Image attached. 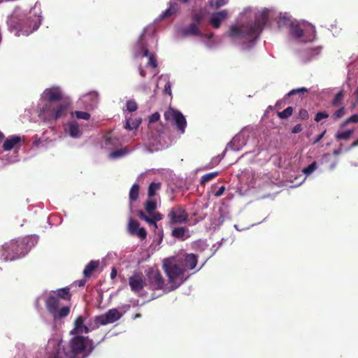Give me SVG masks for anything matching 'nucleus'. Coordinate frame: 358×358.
Listing matches in <instances>:
<instances>
[{"instance_id":"1","label":"nucleus","mask_w":358,"mask_h":358,"mask_svg":"<svg viewBox=\"0 0 358 358\" xmlns=\"http://www.w3.org/2000/svg\"><path fill=\"white\" fill-rule=\"evenodd\" d=\"M43 98L47 103L41 108L40 115L45 120L57 121L67 115L71 103L59 87L45 89Z\"/></svg>"},{"instance_id":"2","label":"nucleus","mask_w":358,"mask_h":358,"mask_svg":"<svg viewBox=\"0 0 358 358\" xmlns=\"http://www.w3.org/2000/svg\"><path fill=\"white\" fill-rule=\"evenodd\" d=\"M268 20V15L262 13L257 17L254 23L243 24L241 26H231L229 31V36L238 38L243 43L254 42L264 29Z\"/></svg>"},{"instance_id":"3","label":"nucleus","mask_w":358,"mask_h":358,"mask_svg":"<svg viewBox=\"0 0 358 358\" xmlns=\"http://www.w3.org/2000/svg\"><path fill=\"white\" fill-rule=\"evenodd\" d=\"M31 238L24 236L13 239L0 245V257L3 261H15L24 257L31 250Z\"/></svg>"},{"instance_id":"4","label":"nucleus","mask_w":358,"mask_h":358,"mask_svg":"<svg viewBox=\"0 0 358 358\" xmlns=\"http://www.w3.org/2000/svg\"><path fill=\"white\" fill-rule=\"evenodd\" d=\"M94 348L92 340L83 336H76L71 339L67 345L63 347L61 352L66 358H76L78 355L85 352V350H87V355H89Z\"/></svg>"},{"instance_id":"5","label":"nucleus","mask_w":358,"mask_h":358,"mask_svg":"<svg viewBox=\"0 0 358 358\" xmlns=\"http://www.w3.org/2000/svg\"><path fill=\"white\" fill-rule=\"evenodd\" d=\"M47 310L50 313L55 320H59L66 317L70 313V306H64L59 308L60 299L52 293L46 298L45 301Z\"/></svg>"},{"instance_id":"6","label":"nucleus","mask_w":358,"mask_h":358,"mask_svg":"<svg viewBox=\"0 0 358 358\" xmlns=\"http://www.w3.org/2000/svg\"><path fill=\"white\" fill-rule=\"evenodd\" d=\"M290 34L297 41L308 43L315 40L316 31L313 27L304 30L299 24L292 22L290 25Z\"/></svg>"},{"instance_id":"7","label":"nucleus","mask_w":358,"mask_h":358,"mask_svg":"<svg viewBox=\"0 0 358 358\" xmlns=\"http://www.w3.org/2000/svg\"><path fill=\"white\" fill-rule=\"evenodd\" d=\"M164 267L171 283H177L178 287L184 281L183 277L185 271L181 264H165Z\"/></svg>"},{"instance_id":"8","label":"nucleus","mask_w":358,"mask_h":358,"mask_svg":"<svg viewBox=\"0 0 358 358\" xmlns=\"http://www.w3.org/2000/svg\"><path fill=\"white\" fill-rule=\"evenodd\" d=\"M188 214L180 206H174L171 208L167 214L168 223L169 225L186 223Z\"/></svg>"},{"instance_id":"9","label":"nucleus","mask_w":358,"mask_h":358,"mask_svg":"<svg viewBox=\"0 0 358 358\" xmlns=\"http://www.w3.org/2000/svg\"><path fill=\"white\" fill-rule=\"evenodd\" d=\"M147 277L151 289L159 290L164 287V280L159 270L150 268L147 273Z\"/></svg>"},{"instance_id":"10","label":"nucleus","mask_w":358,"mask_h":358,"mask_svg":"<svg viewBox=\"0 0 358 358\" xmlns=\"http://www.w3.org/2000/svg\"><path fill=\"white\" fill-rule=\"evenodd\" d=\"M145 34V30H143V32L139 36L136 46L138 50H141L143 52V57H148L149 61L148 64L150 65L152 68H156L157 66V61L154 54L150 53L149 50L147 48L146 44L143 42V37Z\"/></svg>"},{"instance_id":"11","label":"nucleus","mask_w":358,"mask_h":358,"mask_svg":"<svg viewBox=\"0 0 358 358\" xmlns=\"http://www.w3.org/2000/svg\"><path fill=\"white\" fill-rule=\"evenodd\" d=\"M120 317L121 314L117 309H110L105 314L97 316L95 322L99 325H106L116 322Z\"/></svg>"},{"instance_id":"12","label":"nucleus","mask_w":358,"mask_h":358,"mask_svg":"<svg viewBox=\"0 0 358 358\" xmlns=\"http://www.w3.org/2000/svg\"><path fill=\"white\" fill-rule=\"evenodd\" d=\"M40 25V19L38 17L34 16L33 18L29 17L24 20L20 24L21 31L23 34L29 35L36 31Z\"/></svg>"},{"instance_id":"13","label":"nucleus","mask_w":358,"mask_h":358,"mask_svg":"<svg viewBox=\"0 0 358 358\" xmlns=\"http://www.w3.org/2000/svg\"><path fill=\"white\" fill-rule=\"evenodd\" d=\"M129 283L132 291L139 292L145 285L142 273H136L129 278Z\"/></svg>"},{"instance_id":"14","label":"nucleus","mask_w":358,"mask_h":358,"mask_svg":"<svg viewBox=\"0 0 358 358\" xmlns=\"http://www.w3.org/2000/svg\"><path fill=\"white\" fill-rule=\"evenodd\" d=\"M129 232L132 235H136L141 239H145L147 236L146 230L143 227H140L138 222L130 218L128 224Z\"/></svg>"},{"instance_id":"15","label":"nucleus","mask_w":358,"mask_h":358,"mask_svg":"<svg viewBox=\"0 0 358 358\" xmlns=\"http://www.w3.org/2000/svg\"><path fill=\"white\" fill-rule=\"evenodd\" d=\"M228 15L227 10H223L219 12H216L212 15V17L209 20V23L215 29H218L221 22L224 20Z\"/></svg>"},{"instance_id":"16","label":"nucleus","mask_w":358,"mask_h":358,"mask_svg":"<svg viewBox=\"0 0 358 358\" xmlns=\"http://www.w3.org/2000/svg\"><path fill=\"white\" fill-rule=\"evenodd\" d=\"M89 331V328L84 324V319L83 316L79 315L74 322V328L71 331V334L74 335L83 333L87 334Z\"/></svg>"},{"instance_id":"17","label":"nucleus","mask_w":358,"mask_h":358,"mask_svg":"<svg viewBox=\"0 0 358 358\" xmlns=\"http://www.w3.org/2000/svg\"><path fill=\"white\" fill-rule=\"evenodd\" d=\"M198 262V257L194 254H186L184 256L183 260L181 262V266L182 268H185V271L186 269H194Z\"/></svg>"},{"instance_id":"18","label":"nucleus","mask_w":358,"mask_h":358,"mask_svg":"<svg viewBox=\"0 0 358 358\" xmlns=\"http://www.w3.org/2000/svg\"><path fill=\"white\" fill-rule=\"evenodd\" d=\"M183 36H201L203 35L199 29V26L196 23H191L188 27L182 29Z\"/></svg>"},{"instance_id":"19","label":"nucleus","mask_w":358,"mask_h":358,"mask_svg":"<svg viewBox=\"0 0 358 358\" xmlns=\"http://www.w3.org/2000/svg\"><path fill=\"white\" fill-rule=\"evenodd\" d=\"M171 236L180 241H185L190 237L188 228L186 227H176L171 231Z\"/></svg>"},{"instance_id":"20","label":"nucleus","mask_w":358,"mask_h":358,"mask_svg":"<svg viewBox=\"0 0 358 358\" xmlns=\"http://www.w3.org/2000/svg\"><path fill=\"white\" fill-rule=\"evenodd\" d=\"M52 293L58 297L59 299L70 301L72 297V294L70 292V288L68 287L58 289L55 291H52Z\"/></svg>"},{"instance_id":"21","label":"nucleus","mask_w":358,"mask_h":358,"mask_svg":"<svg viewBox=\"0 0 358 358\" xmlns=\"http://www.w3.org/2000/svg\"><path fill=\"white\" fill-rule=\"evenodd\" d=\"M21 141V138L17 136H13L8 138H6L3 144V149L4 151H10L15 146L19 144Z\"/></svg>"},{"instance_id":"22","label":"nucleus","mask_w":358,"mask_h":358,"mask_svg":"<svg viewBox=\"0 0 358 358\" xmlns=\"http://www.w3.org/2000/svg\"><path fill=\"white\" fill-rule=\"evenodd\" d=\"M68 131L69 135L73 138H78L82 134L79 124L76 121H71L68 124Z\"/></svg>"},{"instance_id":"23","label":"nucleus","mask_w":358,"mask_h":358,"mask_svg":"<svg viewBox=\"0 0 358 358\" xmlns=\"http://www.w3.org/2000/svg\"><path fill=\"white\" fill-rule=\"evenodd\" d=\"M174 121L178 130L180 131L181 134H183L187 127V122L181 112L175 117Z\"/></svg>"},{"instance_id":"24","label":"nucleus","mask_w":358,"mask_h":358,"mask_svg":"<svg viewBox=\"0 0 358 358\" xmlns=\"http://www.w3.org/2000/svg\"><path fill=\"white\" fill-rule=\"evenodd\" d=\"M99 266L98 261H91L85 267L83 270V275L85 277H90L92 272L96 269Z\"/></svg>"},{"instance_id":"25","label":"nucleus","mask_w":358,"mask_h":358,"mask_svg":"<svg viewBox=\"0 0 358 358\" xmlns=\"http://www.w3.org/2000/svg\"><path fill=\"white\" fill-rule=\"evenodd\" d=\"M353 133H354L353 129H349V130L343 131H338L335 135V138L337 141H339V140L348 141L350 138V137Z\"/></svg>"},{"instance_id":"26","label":"nucleus","mask_w":358,"mask_h":358,"mask_svg":"<svg viewBox=\"0 0 358 358\" xmlns=\"http://www.w3.org/2000/svg\"><path fill=\"white\" fill-rule=\"evenodd\" d=\"M139 185L134 184L129 191V200L131 201H135L138 199L139 195Z\"/></svg>"},{"instance_id":"27","label":"nucleus","mask_w":358,"mask_h":358,"mask_svg":"<svg viewBox=\"0 0 358 358\" xmlns=\"http://www.w3.org/2000/svg\"><path fill=\"white\" fill-rule=\"evenodd\" d=\"M204 17V13L202 10L193 13L191 15L192 23H196L197 25L200 26L202 20Z\"/></svg>"},{"instance_id":"28","label":"nucleus","mask_w":358,"mask_h":358,"mask_svg":"<svg viewBox=\"0 0 358 358\" xmlns=\"http://www.w3.org/2000/svg\"><path fill=\"white\" fill-rule=\"evenodd\" d=\"M179 113L180 111L169 108L164 114V119L166 121L174 120L175 117H176Z\"/></svg>"},{"instance_id":"29","label":"nucleus","mask_w":358,"mask_h":358,"mask_svg":"<svg viewBox=\"0 0 358 358\" xmlns=\"http://www.w3.org/2000/svg\"><path fill=\"white\" fill-rule=\"evenodd\" d=\"M137 215L139 217V218L145 221L149 224H150V225L154 224L155 226H157L156 222L155 221L153 217L151 216H150V217L147 216L143 210H138Z\"/></svg>"},{"instance_id":"30","label":"nucleus","mask_w":358,"mask_h":358,"mask_svg":"<svg viewBox=\"0 0 358 358\" xmlns=\"http://www.w3.org/2000/svg\"><path fill=\"white\" fill-rule=\"evenodd\" d=\"M157 208V203L154 200H148L145 203V209L148 215L155 212Z\"/></svg>"},{"instance_id":"31","label":"nucleus","mask_w":358,"mask_h":358,"mask_svg":"<svg viewBox=\"0 0 358 358\" xmlns=\"http://www.w3.org/2000/svg\"><path fill=\"white\" fill-rule=\"evenodd\" d=\"M293 108L292 106H289L285 108L284 110L278 113V116L280 119H287L293 113Z\"/></svg>"},{"instance_id":"32","label":"nucleus","mask_w":358,"mask_h":358,"mask_svg":"<svg viewBox=\"0 0 358 358\" xmlns=\"http://www.w3.org/2000/svg\"><path fill=\"white\" fill-rule=\"evenodd\" d=\"M219 175V172H211L203 175L201 178V185H204L207 182L213 180Z\"/></svg>"},{"instance_id":"33","label":"nucleus","mask_w":358,"mask_h":358,"mask_svg":"<svg viewBox=\"0 0 358 358\" xmlns=\"http://www.w3.org/2000/svg\"><path fill=\"white\" fill-rule=\"evenodd\" d=\"M127 153L128 151L127 149H120L111 152L109 155V157L111 159H117L127 155Z\"/></svg>"},{"instance_id":"34","label":"nucleus","mask_w":358,"mask_h":358,"mask_svg":"<svg viewBox=\"0 0 358 358\" xmlns=\"http://www.w3.org/2000/svg\"><path fill=\"white\" fill-rule=\"evenodd\" d=\"M160 188V184L159 183H155V182H151L148 187V196L152 197L155 195L156 192Z\"/></svg>"},{"instance_id":"35","label":"nucleus","mask_w":358,"mask_h":358,"mask_svg":"<svg viewBox=\"0 0 358 358\" xmlns=\"http://www.w3.org/2000/svg\"><path fill=\"white\" fill-rule=\"evenodd\" d=\"M227 0H209L210 6L214 9H217L227 4Z\"/></svg>"},{"instance_id":"36","label":"nucleus","mask_w":358,"mask_h":358,"mask_svg":"<svg viewBox=\"0 0 358 358\" xmlns=\"http://www.w3.org/2000/svg\"><path fill=\"white\" fill-rule=\"evenodd\" d=\"M343 97H344V94H343V91H340L339 92H338L331 101L332 106H339L341 101L343 99Z\"/></svg>"},{"instance_id":"37","label":"nucleus","mask_w":358,"mask_h":358,"mask_svg":"<svg viewBox=\"0 0 358 358\" xmlns=\"http://www.w3.org/2000/svg\"><path fill=\"white\" fill-rule=\"evenodd\" d=\"M71 115H74L78 119L88 120L90 118V114L89 113L83 111L76 110L73 113H71Z\"/></svg>"},{"instance_id":"38","label":"nucleus","mask_w":358,"mask_h":358,"mask_svg":"<svg viewBox=\"0 0 358 358\" xmlns=\"http://www.w3.org/2000/svg\"><path fill=\"white\" fill-rule=\"evenodd\" d=\"M127 110L129 112H134L137 110L138 106L136 102L134 99L129 100L126 104Z\"/></svg>"},{"instance_id":"39","label":"nucleus","mask_w":358,"mask_h":358,"mask_svg":"<svg viewBox=\"0 0 358 358\" xmlns=\"http://www.w3.org/2000/svg\"><path fill=\"white\" fill-rule=\"evenodd\" d=\"M345 114V107H341L340 108H338L337 110H336L333 115H332V117L334 119V120H338L340 118H341L342 117H343Z\"/></svg>"},{"instance_id":"40","label":"nucleus","mask_w":358,"mask_h":358,"mask_svg":"<svg viewBox=\"0 0 358 358\" xmlns=\"http://www.w3.org/2000/svg\"><path fill=\"white\" fill-rule=\"evenodd\" d=\"M317 169V162H313L307 167L304 168L303 172L306 175H310Z\"/></svg>"},{"instance_id":"41","label":"nucleus","mask_w":358,"mask_h":358,"mask_svg":"<svg viewBox=\"0 0 358 358\" xmlns=\"http://www.w3.org/2000/svg\"><path fill=\"white\" fill-rule=\"evenodd\" d=\"M308 90L307 88L306 87H300V88H298V89H294L292 90H291L289 92H288V94H287V96H293V95H295V94H299V93H306L308 92Z\"/></svg>"},{"instance_id":"42","label":"nucleus","mask_w":358,"mask_h":358,"mask_svg":"<svg viewBox=\"0 0 358 358\" xmlns=\"http://www.w3.org/2000/svg\"><path fill=\"white\" fill-rule=\"evenodd\" d=\"M329 116V114L326 111L318 112L315 116V121L319 122L323 119L328 118Z\"/></svg>"},{"instance_id":"43","label":"nucleus","mask_w":358,"mask_h":358,"mask_svg":"<svg viewBox=\"0 0 358 358\" xmlns=\"http://www.w3.org/2000/svg\"><path fill=\"white\" fill-rule=\"evenodd\" d=\"M298 118L302 120H306L309 118V113L307 110L306 109H301L298 114Z\"/></svg>"},{"instance_id":"44","label":"nucleus","mask_w":358,"mask_h":358,"mask_svg":"<svg viewBox=\"0 0 358 358\" xmlns=\"http://www.w3.org/2000/svg\"><path fill=\"white\" fill-rule=\"evenodd\" d=\"M176 13L173 12L172 8L169 6L162 15V18L164 19L166 17H169L173 15H174Z\"/></svg>"},{"instance_id":"45","label":"nucleus","mask_w":358,"mask_h":358,"mask_svg":"<svg viewBox=\"0 0 358 358\" xmlns=\"http://www.w3.org/2000/svg\"><path fill=\"white\" fill-rule=\"evenodd\" d=\"M159 118L160 114L158 112H155L150 116L149 122L150 123L156 122L159 120Z\"/></svg>"},{"instance_id":"46","label":"nucleus","mask_w":358,"mask_h":358,"mask_svg":"<svg viewBox=\"0 0 358 358\" xmlns=\"http://www.w3.org/2000/svg\"><path fill=\"white\" fill-rule=\"evenodd\" d=\"M141 123V121H139L137 123H133L132 125L130 124L129 121L127 120L125 124V129L128 130H132L134 129L137 128L139 126V124Z\"/></svg>"},{"instance_id":"47","label":"nucleus","mask_w":358,"mask_h":358,"mask_svg":"<svg viewBox=\"0 0 358 358\" xmlns=\"http://www.w3.org/2000/svg\"><path fill=\"white\" fill-rule=\"evenodd\" d=\"M149 215L152 217L155 222L162 220L163 217L162 215L159 212H153Z\"/></svg>"},{"instance_id":"48","label":"nucleus","mask_w":358,"mask_h":358,"mask_svg":"<svg viewBox=\"0 0 358 358\" xmlns=\"http://www.w3.org/2000/svg\"><path fill=\"white\" fill-rule=\"evenodd\" d=\"M303 130L302 125L301 124H296L292 129V132L293 134H298Z\"/></svg>"},{"instance_id":"49","label":"nucleus","mask_w":358,"mask_h":358,"mask_svg":"<svg viewBox=\"0 0 358 358\" xmlns=\"http://www.w3.org/2000/svg\"><path fill=\"white\" fill-rule=\"evenodd\" d=\"M224 191H225V187L224 186H221L219 188V189L216 192H215L214 195L216 197H219V196H222L224 194Z\"/></svg>"},{"instance_id":"50","label":"nucleus","mask_w":358,"mask_h":358,"mask_svg":"<svg viewBox=\"0 0 358 358\" xmlns=\"http://www.w3.org/2000/svg\"><path fill=\"white\" fill-rule=\"evenodd\" d=\"M327 132V130L324 129L320 135H318L316 138L315 139V141H313V144H316L325 135Z\"/></svg>"},{"instance_id":"51","label":"nucleus","mask_w":358,"mask_h":358,"mask_svg":"<svg viewBox=\"0 0 358 358\" xmlns=\"http://www.w3.org/2000/svg\"><path fill=\"white\" fill-rule=\"evenodd\" d=\"M348 122H350V123H352V122H353V123L358 122V114H355V115H352V116H350L348 118Z\"/></svg>"},{"instance_id":"52","label":"nucleus","mask_w":358,"mask_h":358,"mask_svg":"<svg viewBox=\"0 0 358 358\" xmlns=\"http://www.w3.org/2000/svg\"><path fill=\"white\" fill-rule=\"evenodd\" d=\"M170 7L175 13H176L179 10V6L176 2H171L170 3Z\"/></svg>"},{"instance_id":"53","label":"nucleus","mask_w":358,"mask_h":358,"mask_svg":"<svg viewBox=\"0 0 358 358\" xmlns=\"http://www.w3.org/2000/svg\"><path fill=\"white\" fill-rule=\"evenodd\" d=\"M164 91H165L166 93H167L169 94H171V85H170L169 83H167L165 85Z\"/></svg>"},{"instance_id":"54","label":"nucleus","mask_w":358,"mask_h":358,"mask_svg":"<svg viewBox=\"0 0 358 358\" xmlns=\"http://www.w3.org/2000/svg\"><path fill=\"white\" fill-rule=\"evenodd\" d=\"M113 141V138H110V137H106V139H105V145L107 146V145H110L111 142Z\"/></svg>"},{"instance_id":"55","label":"nucleus","mask_w":358,"mask_h":358,"mask_svg":"<svg viewBox=\"0 0 358 358\" xmlns=\"http://www.w3.org/2000/svg\"><path fill=\"white\" fill-rule=\"evenodd\" d=\"M358 146V138L355 141L350 145V148L349 149H351V148H353L355 147H357Z\"/></svg>"},{"instance_id":"56","label":"nucleus","mask_w":358,"mask_h":358,"mask_svg":"<svg viewBox=\"0 0 358 358\" xmlns=\"http://www.w3.org/2000/svg\"><path fill=\"white\" fill-rule=\"evenodd\" d=\"M116 275H117V271H116L115 268H113L110 273V276L112 278H114L116 276Z\"/></svg>"},{"instance_id":"57","label":"nucleus","mask_w":358,"mask_h":358,"mask_svg":"<svg viewBox=\"0 0 358 358\" xmlns=\"http://www.w3.org/2000/svg\"><path fill=\"white\" fill-rule=\"evenodd\" d=\"M85 282H86V280H81L80 281H78V285L79 287H82V286H84L85 285Z\"/></svg>"},{"instance_id":"58","label":"nucleus","mask_w":358,"mask_h":358,"mask_svg":"<svg viewBox=\"0 0 358 358\" xmlns=\"http://www.w3.org/2000/svg\"><path fill=\"white\" fill-rule=\"evenodd\" d=\"M139 73H140V75L142 77H145V71L141 67L139 68Z\"/></svg>"},{"instance_id":"59","label":"nucleus","mask_w":358,"mask_h":358,"mask_svg":"<svg viewBox=\"0 0 358 358\" xmlns=\"http://www.w3.org/2000/svg\"><path fill=\"white\" fill-rule=\"evenodd\" d=\"M350 122H348V118L346 119L341 125V127H345L347 124H350Z\"/></svg>"},{"instance_id":"60","label":"nucleus","mask_w":358,"mask_h":358,"mask_svg":"<svg viewBox=\"0 0 358 358\" xmlns=\"http://www.w3.org/2000/svg\"><path fill=\"white\" fill-rule=\"evenodd\" d=\"M341 152V150L339 149V150H334L333 153L334 155H339L340 153Z\"/></svg>"},{"instance_id":"61","label":"nucleus","mask_w":358,"mask_h":358,"mask_svg":"<svg viewBox=\"0 0 358 358\" xmlns=\"http://www.w3.org/2000/svg\"><path fill=\"white\" fill-rule=\"evenodd\" d=\"M4 138L3 134L0 131V141H1Z\"/></svg>"},{"instance_id":"62","label":"nucleus","mask_w":358,"mask_h":358,"mask_svg":"<svg viewBox=\"0 0 358 358\" xmlns=\"http://www.w3.org/2000/svg\"><path fill=\"white\" fill-rule=\"evenodd\" d=\"M213 37V33H211V34H208V35L207 36V38H208V39H210V38H212Z\"/></svg>"},{"instance_id":"63","label":"nucleus","mask_w":358,"mask_h":358,"mask_svg":"<svg viewBox=\"0 0 358 358\" xmlns=\"http://www.w3.org/2000/svg\"><path fill=\"white\" fill-rule=\"evenodd\" d=\"M355 94L358 97V87H357V89L355 92Z\"/></svg>"}]
</instances>
